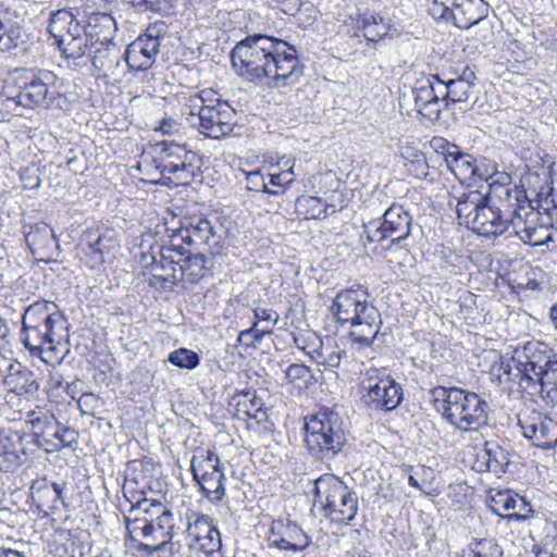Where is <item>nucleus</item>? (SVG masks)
Returning a JSON list of instances; mask_svg holds the SVG:
<instances>
[{
  "label": "nucleus",
  "instance_id": "a19ab883",
  "mask_svg": "<svg viewBox=\"0 0 557 557\" xmlns=\"http://www.w3.org/2000/svg\"><path fill=\"white\" fill-rule=\"evenodd\" d=\"M363 35L370 41H377L387 35L389 25L377 13L363 14L360 20Z\"/></svg>",
  "mask_w": 557,
  "mask_h": 557
},
{
  "label": "nucleus",
  "instance_id": "4c0bfd02",
  "mask_svg": "<svg viewBox=\"0 0 557 557\" xmlns=\"http://www.w3.org/2000/svg\"><path fill=\"white\" fill-rule=\"evenodd\" d=\"M208 94H212V89H203L200 92L183 98L184 102L181 108V114L191 127L196 126L198 119H200V115H202V112L208 107L206 104L207 98L205 97Z\"/></svg>",
  "mask_w": 557,
  "mask_h": 557
},
{
  "label": "nucleus",
  "instance_id": "58836bf2",
  "mask_svg": "<svg viewBox=\"0 0 557 557\" xmlns=\"http://www.w3.org/2000/svg\"><path fill=\"white\" fill-rule=\"evenodd\" d=\"M503 548L493 537L473 539L463 550V557H503Z\"/></svg>",
  "mask_w": 557,
  "mask_h": 557
},
{
  "label": "nucleus",
  "instance_id": "4468645a",
  "mask_svg": "<svg viewBox=\"0 0 557 557\" xmlns=\"http://www.w3.org/2000/svg\"><path fill=\"white\" fill-rule=\"evenodd\" d=\"M209 261L203 253L191 255L189 251L183 257L180 267L171 265V272L154 274L151 284L154 286L159 285L163 289H170L184 278L189 282H197L209 273Z\"/></svg>",
  "mask_w": 557,
  "mask_h": 557
},
{
  "label": "nucleus",
  "instance_id": "5701e85b",
  "mask_svg": "<svg viewBox=\"0 0 557 557\" xmlns=\"http://www.w3.org/2000/svg\"><path fill=\"white\" fill-rule=\"evenodd\" d=\"M509 463V450L495 441H487L476 454L473 469L478 472H491L500 478L506 473Z\"/></svg>",
  "mask_w": 557,
  "mask_h": 557
},
{
  "label": "nucleus",
  "instance_id": "bb28decb",
  "mask_svg": "<svg viewBox=\"0 0 557 557\" xmlns=\"http://www.w3.org/2000/svg\"><path fill=\"white\" fill-rule=\"evenodd\" d=\"M485 200H488L487 194H483L480 190H469L462 191L459 195H450L448 205L449 207L455 206L459 223L469 227L472 223L471 218H474Z\"/></svg>",
  "mask_w": 557,
  "mask_h": 557
},
{
  "label": "nucleus",
  "instance_id": "09e8293b",
  "mask_svg": "<svg viewBox=\"0 0 557 557\" xmlns=\"http://www.w3.org/2000/svg\"><path fill=\"white\" fill-rule=\"evenodd\" d=\"M262 406L261 398L246 393L243 395V399L237 403V411L243 412L247 418L259 419L260 414H264Z\"/></svg>",
  "mask_w": 557,
  "mask_h": 557
},
{
  "label": "nucleus",
  "instance_id": "2eb2a0df",
  "mask_svg": "<svg viewBox=\"0 0 557 557\" xmlns=\"http://www.w3.org/2000/svg\"><path fill=\"white\" fill-rule=\"evenodd\" d=\"M234 117V110L226 102L218 101L215 104H208L195 128L206 137L220 139L233 132Z\"/></svg>",
  "mask_w": 557,
  "mask_h": 557
},
{
  "label": "nucleus",
  "instance_id": "a878e982",
  "mask_svg": "<svg viewBox=\"0 0 557 557\" xmlns=\"http://www.w3.org/2000/svg\"><path fill=\"white\" fill-rule=\"evenodd\" d=\"M91 42L96 46L109 45L117 30L114 17L109 13L96 12L88 16L87 23L83 26Z\"/></svg>",
  "mask_w": 557,
  "mask_h": 557
},
{
  "label": "nucleus",
  "instance_id": "0eeeda50",
  "mask_svg": "<svg viewBox=\"0 0 557 557\" xmlns=\"http://www.w3.org/2000/svg\"><path fill=\"white\" fill-rule=\"evenodd\" d=\"M170 248L177 249V255L185 256L190 247L199 249L208 247L211 252H219L225 245V228L218 221L214 223L206 218L188 220L177 228L168 230Z\"/></svg>",
  "mask_w": 557,
  "mask_h": 557
},
{
  "label": "nucleus",
  "instance_id": "a18cd8bd",
  "mask_svg": "<svg viewBox=\"0 0 557 557\" xmlns=\"http://www.w3.org/2000/svg\"><path fill=\"white\" fill-rule=\"evenodd\" d=\"M169 248L170 242L168 243V245H163L160 247L159 261H157L156 257H151V263H147L146 265L150 264L154 271L160 270V274H166L168 272H171V265H175L176 268L180 267V264H182L184 256L177 255V249H171V251L166 253L165 250Z\"/></svg>",
  "mask_w": 557,
  "mask_h": 557
},
{
  "label": "nucleus",
  "instance_id": "774afa93",
  "mask_svg": "<svg viewBox=\"0 0 557 557\" xmlns=\"http://www.w3.org/2000/svg\"><path fill=\"white\" fill-rule=\"evenodd\" d=\"M138 4H144L147 9L153 12L160 11L159 0H137Z\"/></svg>",
  "mask_w": 557,
  "mask_h": 557
},
{
  "label": "nucleus",
  "instance_id": "473e14b6",
  "mask_svg": "<svg viewBox=\"0 0 557 557\" xmlns=\"http://www.w3.org/2000/svg\"><path fill=\"white\" fill-rule=\"evenodd\" d=\"M22 438L18 432L0 431V470L10 471L21 465L18 444Z\"/></svg>",
  "mask_w": 557,
  "mask_h": 557
},
{
  "label": "nucleus",
  "instance_id": "6e6552de",
  "mask_svg": "<svg viewBox=\"0 0 557 557\" xmlns=\"http://www.w3.org/2000/svg\"><path fill=\"white\" fill-rule=\"evenodd\" d=\"M315 502L325 516L338 523H349L358 510V497L342 480L333 474H325L315 481Z\"/></svg>",
  "mask_w": 557,
  "mask_h": 557
},
{
  "label": "nucleus",
  "instance_id": "79ce46f5",
  "mask_svg": "<svg viewBox=\"0 0 557 557\" xmlns=\"http://www.w3.org/2000/svg\"><path fill=\"white\" fill-rule=\"evenodd\" d=\"M202 494L211 502L219 503L225 496V474L215 473L213 476H205L196 481Z\"/></svg>",
  "mask_w": 557,
  "mask_h": 557
},
{
  "label": "nucleus",
  "instance_id": "052dcab7",
  "mask_svg": "<svg viewBox=\"0 0 557 557\" xmlns=\"http://www.w3.org/2000/svg\"><path fill=\"white\" fill-rule=\"evenodd\" d=\"M78 407L82 410L84 414L94 416L95 411L98 407L99 399L98 397L92 393H84L78 401Z\"/></svg>",
  "mask_w": 557,
  "mask_h": 557
},
{
  "label": "nucleus",
  "instance_id": "ea45409f",
  "mask_svg": "<svg viewBox=\"0 0 557 557\" xmlns=\"http://www.w3.org/2000/svg\"><path fill=\"white\" fill-rule=\"evenodd\" d=\"M516 503L523 505V497L510 491H497L488 499L492 511L504 518H509L510 511L516 509Z\"/></svg>",
  "mask_w": 557,
  "mask_h": 557
},
{
  "label": "nucleus",
  "instance_id": "f03ea898",
  "mask_svg": "<svg viewBox=\"0 0 557 557\" xmlns=\"http://www.w3.org/2000/svg\"><path fill=\"white\" fill-rule=\"evenodd\" d=\"M67 327L54 302L39 300L23 313L21 341L32 356L39 357L46 364H60L70 351Z\"/></svg>",
  "mask_w": 557,
  "mask_h": 557
},
{
  "label": "nucleus",
  "instance_id": "5fc2aeb1",
  "mask_svg": "<svg viewBox=\"0 0 557 557\" xmlns=\"http://www.w3.org/2000/svg\"><path fill=\"white\" fill-rule=\"evenodd\" d=\"M454 1L455 0H432L429 12L434 18H442L449 21L454 14Z\"/></svg>",
  "mask_w": 557,
  "mask_h": 557
},
{
  "label": "nucleus",
  "instance_id": "1a4fd4ad",
  "mask_svg": "<svg viewBox=\"0 0 557 557\" xmlns=\"http://www.w3.org/2000/svg\"><path fill=\"white\" fill-rule=\"evenodd\" d=\"M361 401L372 413L391 412L403 401V387L384 371L369 369L361 381Z\"/></svg>",
  "mask_w": 557,
  "mask_h": 557
},
{
  "label": "nucleus",
  "instance_id": "13d9d810",
  "mask_svg": "<svg viewBox=\"0 0 557 557\" xmlns=\"http://www.w3.org/2000/svg\"><path fill=\"white\" fill-rule=\"evenodd\" d=\"M515 358H516V356L508 360L500 359V361L498 363H495L493 366V368H492L493 372L496 373L499 379L503 375H505L507 381H515V380L519 381V377L516 376V369H515V363H513Z\"/></svg>",
  "mask_w": 557,
  "mask_h": 557
},
{
  "label": "nucleus",
  "instance_id": "338daca9",
  "mask_svg": "<svg viewBox=\"0 0 557 557\" xmlns=\"http://www.w3.org/2000/svg\"><path fill=\"white\" fill-rule=\"evenodd\" d=\"M0 557H27L25 552L12 549V548H0Z\"/></svg>",
  "mask_w": 557,
  "mask_h": 557
},
{
  "label": "nucleus",
  "instance_id": "f704fd0d",
  "mask_svg": "<svg viewBox=\"0 0 557 557\" xmlns=\"http://www.w3.org/2000/svg\"><path fill=\"white\" fill-rule=\"evenodd\" d=\"M79 26L82 25L72 11L62 9L51 14L48 32L55 39V45L58 46L61 41H64L66 36L73 35V32H78Z\"/></svg>",
  "mask_w": 557,
  "mask_h": 557
},
{
  "label": "nucleus",
  "instance_id": "603ef678",
  "mask_svg": "<svg viewBox=\"0 0 557 557\" xmlns=\"http://www.w3.org/2000/svg\"><path fill=\"white\" fill-rule=\"evenodd\" d=\"M345 355V350L338 347L322 346L321 350L317 354V362L324 367L337 368Z\"/></svg>",
  "mask_w": 557,
  "mask_h": 557
},
{
  "label": "nucleus",
  "instance_id": "c756f323",
  "mask_svg": "<svg viewBox=\"0 0 557 557\" xmlns=\"http://www.w3.org/2000/svg\"><path fill=\"white\" fill-rule=\"evenodd\" d=\"M151 521L154 529L153 541H159V543L156 545L141 543L139 548L149 555L165 550L166 548L172 550V543H170V540L173 536L174 528V518L172 511L168 509L162 515L152 518Z\"/></svg>",
  "mask_w": 557,
  "mask_h": 557
},
{
  "label": "nucleus",
  "instance_id": "864d4df0",
  "mask_svg": "<svg viewBox=\"0 0 557 557\" xmlns=\"http://www.w3.org/2000/svg\"><path fill=\"white\" fill-rule=\"evenodd\" d=\"M247 189L252 191H261L270 195H281L282 190H273L268 187L263 175L260 171H251L246 173Z\"/></svg>",
  "mask_w": 557,
  "mask_h": 557
},
{
  "label": "nucleus",
  "instance_id": "f3484780",
  "mask_svg": "<svg viewBox=\"0 0 557 557\" xmlns=\"http://www.w3.org/2000/svg\"><path fill=\"white\" fill-rule=\"evenodd\" d=\"M187 536L195 542L191 548H199L206 554H213L221 549L220 531L213 525L212 519L203 513L191 512L187 516Z\"/></svg>",
  "mask_w": 557,
  "mask_h": 557
},
{
  "label": "nucleus",
  "instance_id": "aec40b11",
  "mask_svg": "<svg viewBox=\"0 0 557 557\" xmlns=\"http://www.w3.org/2000/svg\"><path fill=\"white\" fill-rule=\"evenodd\" d=\"M55 83L57 76L50 71L33 73L20 87L16 102L24 108L41 106L49 95V88Z\"/></svg>",
  "mask_w": 557,
  "mask_h": 557
},
{
  "label": "nucleus",
  "instance_id": "9d476101",
  "mask_svg": "<svg viewBox=\"0 0 557 557\" xmlns=\"http://www.w3.org/2000/svg\"><path fill=\"white\" fill-rule=\"evenodd\" d=\"M412 215L403 205L393 202L381 219H372L363 224L361 238L368 243L382 242L388 237L392 244H400L411 234Z\"/></svg>",
  "mask_w": 557,
  "mask_h": 557
},
{
  "label": "nucleus",
  "instance_id": "b1692460",
  "mask_svg": "<svg viewBox=\"0 0 557 557\" xmlns=\"http://www.w3.org/2000/svg\"><path fill=\"white\" fill-rule=\"evenodd\" d=\"M82 243L87 246L85 253L91 259L92 267L103 263L106 255L117 246L115 232L111 228L88 230L84 233Z\"/></svg>",
  "mask_w": 557,
  "mask_h": 557
},
{
  "label": "nucleus",
  "instance_id": "9b49d317",
  "mask_svg": "<svg viewBox=\"0 0 557 557\" xmlns=\"http://www.w3.org/2000/svg\"><path fill=\"white\" fill-rule=\"evenodd\" d=\"M28 423L38 447L46 451H57L77 444V432L60 423L49 411H33Z\"/></svg>",
  "mask_w": 557,
  "mask_h": 557
},
{
  "label": "nucleus",
  "instance_id": "6e6d98bb",
  "mask_svg": "<svg viewBox=\"0 0 557 557\" xmlns=\"http://www.w3.org/2000/svg\"><path fill=\"white\" fill-rule=\"evenodd\" d=\"M162 153V164H174L182 163L184 159V153H194L190 150H186L185 147L180 145H165L161 151Z\"/></svg>",
  "mask_w": 557,
  "mask_h": 557
},
{
  "label": "nucleus",
  "instance_id": "0e129e2a",
  "mask_svg": "<svg viewBox=\"0 0 557 557\" xmlns=\"http://www.w3.org/2000/svg\"><path fill=\"white\" fill-rule=\"evenodd\" d=\"M293 183L290 178H288L287 174L282 170L280 173H274L270 175V184L273 186H277L278 188H283ZM283 191V189H280Z\"/></svg>",
  "mask_w": 557,
  "mask_h": 557
},
{
  "label": "nucleus",
  "instance_id": "cd10ccee",
  "mask_svg": "<svg viewBox=\"0 0 557 557\" xmlns=\"http://www.w3.org/2000/svg\"><path fill=\"white\" fill-rule=\"evenodd\" d=\"M474 79V72L467 67L457 78L444 82L443 98L445 108H448L450 103L467 102L473 92Z\"/></svg>",
  "mask_w": 557,
  "mask_h": 557
},
{
  "label": "nucleus",
  "instance_id": "7ed1b4c3",
  "mask_svg": "<svg viewBox=\"0 0 557 557\" xmlns=\"http://www.w3.org/2000/svg\"><path fill=\"white\" fill-rule=\"evenodd\" d=\"M331 312L341 324H350L352 341L370 346L381 326L379 310L368 300V293L361 286L338 292L331 306Z\"/></svg>",
  "mask_w": 557,
  "mask_h": 557
},
{
  "label": "nucleus",
  "instance_id": "69168bd1",
  "mask_svg": "<svg viewBox=\"0 0 557 557\" xmlns=\"http://www.w3.org/2000/svg\"><path fill=\"white\" fill-rule=\"evenodd\" d=\"M536 557H557V536L549 547L540 550Z\"/></svg>",
  "mask_w": 557,
  "mask_h": 557
},
{
  "label": "nucleus",
  "instance_id": "412c9836",
  "mask_svg": "<svg viewBox=\"0 0 557 557\" xmlns=\"http://www.w3.org/2000/svg\"><path fill=\"white\" fill-rule=\"evenodd\" d=\"M268 543L270 547L282 550H302L310 539L296 523L274 520L269 529Z\"/></svg>",
  "mask_w": 557,
  "mask_h": 557
},
{
  "label": "nucleus",
  "instance_id": "e2e57ef3",
  "mask_svg": "<svg viewBox=\"0 0 557 557\" xmlns=\"http://www.w3.org/2000/svg\"><path fill=\"white\" fill-rule=\"evenodd\" d=\"M532 511L530 504L523 498V505L516 503V509L510 511L509 518L525 519Z\"/></svg>",
  "mask_w": 557,
  "mask_h": 557
},
{
  "label": "nucleus",
  "instance_id": "39448f33",
  "mask_svg": "<svg viewBox=\"0 0 557 557\" xmlns=\"http://www.w3.org/2000/svg\"><path fill=\"white\" fill-rule=\"evenodd\" d=\"M305 444L309 455L323 462L334 460L347 444L343 418L331 409H321L305 418Z\"/></svg>",
  "mask_w": 557,
  "mask_h": 557
},
{
  "label": "nucleus",
  "instance_id": "4d7b16f0",
  "mask_svg": "<svg viewBox=\"0 0 557 557\" xmlns=\"http://www.w3.org/2000/svg\"><path fill=\"white\" fill-rule=\"evenodd\" d=\"M33 495H37L38 499L41 502L44 498L49 500L54 506L55 502L60 500L62 497V485L58 483H52L50 485H45L40 488H37Z\"/></svg>",
  "mask_w": 557,
  "mask_h": 557
},
{
  "label": "nucleus",
  "instance_id": "37998d69",
  "mask_svg": "<svg viewBox=\"0 0 557 557\" xmlns=\"http://www.w3.org/2000/svg\"><path fill=\"white\" fill-rule=\"evenodd\" d=\"M124 521L131 540L138 541V537H143L153 541L154 529L151 519L139 516L134 518L125 516Z\"/></svg>",
  "mask_w": 557,
  "mask_h": 557
},
{
  "label": "nucleus",
  "instance_id": "7c9ffc66",
  "mask_svg": "<svg viewBox=\"0 0 557 557\" xmlns=\"http://www.w3.org/2000/svg\"><path fill=\"white\" fill-rule=\"evenodd\" d=\"M58 47L66 58L74 60L101 51L99 47L91 42V38L87 36V32L83 26H79L78 32H73V35L66 36L64 41H61Z\"/></svg>",
  "mask_w": 557,
  "mask_h": 557
},
{
  "label": "nucleus",
  "instance_id": "680f3d73",
  "mask_svg": "<svg viewBox=\"0 0 557 557\" xmlns=\"http://www.w3.org/2000/svg\"><path fill=\"white\" fill-rule=\"evenodd\" d=\"M156 131L161 132L163 135H178L183 131V126L173 117H164L161 120Z\"/></svg>",
  "mask_w": 557,
  "mask_h": 557
},
{
  "label": "nucleus",
  "instance_id": "72a5a7b5",
  "mask_svg": "<svg viewBox=\"0 0 557 557\" xmlns=\"http://www.w3.org/2000/svg\"><path fill=\"white\" fill-rule=\"evenodd\" d=\"M453 9L456 14L450 20L458 27L469 28L483 18L485 4L483 0H455Z\"/></svg>",
  "mask_w": 557,
  "mask_h": 557
},
{
  "label": "nucleus",
  "instance_id": "c85d7f7f",
  "mask_svg": "<svg viewBox=\"0 0 557 557\" xmlns=\"http://www.w3.org/2000/svg\"><path fill=\"white\" fill-rule=\"evenodd\" d=\"M200 173V159L197 153H184L182 163L161 165V174L175 185H189Z\"/></svg>",
  "mask_w": 557,
  "mask_h": 557
},
{
  "label": "nucleus",
  "instance_id": "4be33fe9",
  "mask_svg": "<svg viewBox=\"0 0 557 557\" xmlns=\"http://www.w3.org/2000/svg\"><path fill=\"white\" fill-rule=\"evenodd\" d=\"M485 200L474 218H471L469 228L482 236H497L511 227L508 216L500 208H495Z\"/></svg>",
  "mask_w": 557,
  "mask_h": 557
},
{
  "label": "nucleus",
  "instance_id": "2f4dec72",
  "mask_svg": "<svg viewBox=\"0 0 557 557\" xmlns=\"http://www.w3.org/2000/svg\"><path fill=\"white\" fill-rule=\"evenodd\" d=\"M25 242L33 255L50 257L57 246L52 228L47 224H36L25 235Z\"/></svg>",
  "mask_w": 557,
  "mask_h": 557
},
{
  "label": "nucleus",
  "instance_id": "f8f14e48",
  "mask_svg": "<svg viewBox=\"0 0 557 557\" xmlns=\"http://www.w3.org/2000/svg\"><path fill=\"white\" fill-rule=\"evenodd\" d=\"M168 33L164 22L150 24L145 34L134 40L126 49L125 61L131 70L146 71L150 69L159 53L161 40Z\"/></svg>",
  "mask_w": 557,
  "mask_h": 557
},
{
  "label": "nucleus",
  "instance_id": "3c124183",
  "mask_svg": "<svg viewBox=\"0 0 557 557\" xmlns=\"http://www.w3.org/2000/svg\"><path fill=\"white\" fill-rule=\"evenodd\" d=\"M168 508L159 500L143 498L137 500L136 505L131 506V513L138 511L141 513L140 517H148L152 519L162 515Z\"/></svg>",
  "mask_w": 557,
  "mask_h": 557
},
{
  "label": "nucleus",
  "instance_id": "f257e3e1",
  "mask_svg": "<svg viewBox=\"0 0 557 557\" xmlns=\"http://www.w3.org/2000/svg\"><path fill=\"white\" fill-rule=\"evenodd\" d=\"M237 74L252 83L269 81L274 88L296 85L304 75V64L296 48L277 37L255 34L238 41L231 52Z\"/></svg>",
  "mask_w": 557,
  "mask_h": 557
},
{
  "label": "nucleus",
  "instance_id": "dca6fc26",
  "mask_svg": "<svg viewBox=\"0 0 557 557\" xmlns=\"http://www.w3.org/2000/svg\"><path fill=\"white\" fill-rule=\"evenodd\" d=\"M520 388L531 397H539L546 407L557 406V357L533 376L521 379Z\"/></svg>",
  "mask_w": 557,
  "mask_h": 557
},
{
  "label": "nucleus",
  "instance_id": "a211bd4d",
  "mask_svg": "<svg viewBox=\"0 0 557 557\" xmlns=\"http://www.w3.org/2000/svg\"><path fill=\"white\" fill-rule=\"evenodd\" d=\"M553 357H557L552 352V349L547 344L542 342H528L522 350L516 351V358L513 360L516 376L521 379H528L533 376L539 371H542L550 361Z\"/></svg>",
  "mask_w": 557,
  "mask_h": 557
},
{
  "label": "nucleus",
  "instance_id": "bf43d9fd",
  "mask_svg": "<svg viewBox=\"0 0 557 557\" xmlns=\"http://www.w3.org/2000/svg\"><path fill=\"white\" fill-rule=\"evenodd\" d=\"M253 315L255 322H259V325L271 326V329L277 323L280 318L276 311L260 307L253 309Z\"/></svg>",
  "mask_w": 557,
  "mask_h": 557
},
{
  "label": "nucleus",
  "instance_id": "423d86ee",
  "mask_svg": "<svg viewBox=\"0 0 557 557\" xmlns=\"http://www.w3.org/2000/svg\"><path fill=\"white\" fill-rule=\"evenodd\" d=\"M488 200L497 198L515 234L525 244L537 246L542 239L536 227L539 213L535 212L527 198L525 191L517 185L509 186L506 182L493 181L487 193Z\"/></svg>",
  "mask_w": 557,
  "mask_h": 557
},
{
  "label": "nucleus",
  "instance_id": "c9c22d12",
  "mask_svg": "<svg viewBox=\"0 0 557 557\" xmlns=\"http://www.w3.org/2000/svg\"><path fill=\"white\" fill-rule=\"evenodd\" d=\"M447 168L460 181H470L476 173L474 160L469 154H463L454 146L445 156Z\"/></svg>",
  "mask_w": 557,
  "mask_h": 557
},
{
  "label": "nucleus",
  "instance_id": "e433bc0d",
  "mask_svg": "<svg viewBox=\"0 0 557 557\" xmlns=\"http://www.w3.org/2000/svg\"><path fill=\"white\" fill-rule=\"evenodd\" d=\"M190 469L195 481L222 472L219 457L208 450H198L191 459Z\"/></svg>",
  "mask_w": 557,
  "mask_h": 557
},
{
  "label": "nucleus",
  "instance_id": "de8ad7c7",
  "mask_svg": "<svg viewBox=\"0 0 557 557\" xmlns=\"http://www.w3.org/2000/svg\"><path fill=\"white\" fill-rule=\"evenodd\" d=\"M169 362L173 366L181 368L193 370L199 364V356L187 348H178L172 351L168 357Z\"/></svg>",
  "mask_w": 557,
  "mask_h": 557
},
{
  "label": "nucleus",
  "instance_id": "8fccbe9b",
  "mask_svg": "<svg viewBox=\"0 0 557 557\" xmlns=\"http://www.w3.org/2000/svg\"><path fill=\"white\" fill-rule=\"evenodd\" d=\"M269 334H272L271 326H263L259 325V322H253L250 329L239 333L238 342L246 346H256Z\"/></svg>",
  "mask_w": 557,
  "mask_h": 557
},
{
  "label": "nucleus",
  "instance_id": "ddd939ff",
  "mask_svg": "<svg viewBox=\"0 0 557 557\" xmlns=\"http://www.w3.org/2000/svg\"><path fill=\"white\" fill-rule=\"evenodd\" d=\"M443 90L444 81L436 75L418 78L411 90L418 113L429 121H437L445 108Z\"/></svg>",
  "mask_w": 557,
  "mask_h": 557
},
{
  "label": "nucleus",
  "instance_id": "393cba45",
  "mask_svg": "<svg viewBox=\"0 0 557 557\" xmlns=\"http://www.w3.org/2000/svg\"><path fill=\"white\" fill-rule=\"evenodd\" d=\"M4 385L8 392L25 399L35 396L39 389L34 372L20 363L9 366L8 374L4 377Z\"/></svg>",
  "mask_w": 557,
  "mask_h": 557
},
{
  "label": "nucleus",
  "instance_id": "49530a36",
  "mask_svg": "<svg viewBox=\"0 0 557 557\" xmlns=\"http://www.w3.org/2000/svg\"><path fill=\"white\" fill-rule=\"evenodd\" d=\"M285 377L290 384H294L298 388H305L312 382L313 374L305 364L293 363L287 367Z\"/></svg>",
  "mask_w": 557,
  "mask_h": 557
},
{
  "label": "nucleus",
  "instance_id": "6ab92c4d",
  "mask_svg": "<svg viewBox=\"0 0 557 557\" xmlns=\"http://www.w3.org/2000/svg\"><path fill=\"white\" fill-rule=\"evenodd\" d=\"M523 435L540 448L548 449L557 444V422L533 412L519 419Z\"/></svg>",
  "mask_w": 557,
  "mask_h": 557
},
{
  "label": "nucleus",
  "instance_id": "c03bdc74",
  "mask_svg": "<svg viewBox=\"0 0 557 557\" xmlns=\"http://www.w3.org/2000/svg\"><path fill=\"white\" fill-rule=\"evenodd\" d=\"M435 473L431 468L421 467L409 476V484L425 495H433L438 493L437 487L434 486Z\"/></svg>",
  "mask_w": 557,
  "mask_h": 557
},
{
  "label": "nucleus",
  "instance_id": "20e7f679",
  "mask_svg": "<svg viewBox=\"0 0 557 557\" xmlns=\"http://www.w3.org/2000/svg\"><path fill=\"white\" fill-rule=\"evenodd\" d=\"M430 393L435 409L456 429L472 432L487 424L488 404L476 393L445 386Z\"/></svg>",
  "mask_w": 557,
  "mask_h": 557
}]
</instances>
